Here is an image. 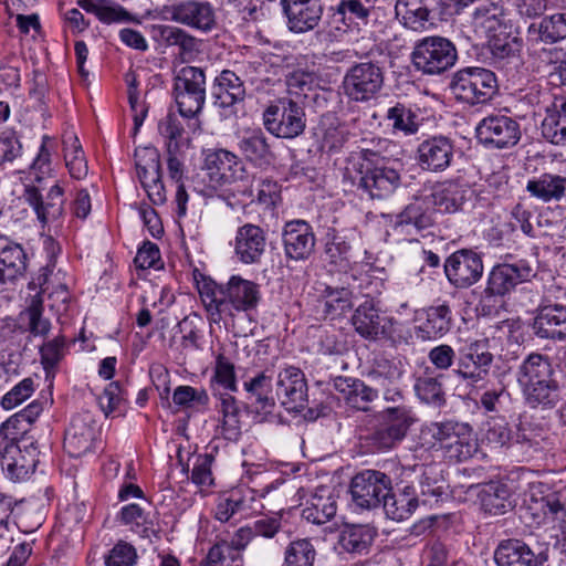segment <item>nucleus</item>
<instances>
[{"label":"nucleus","instance_id":"1","mask_svg":"<svg viewBox=\"0 0 566 566\" xmlns=\"http://www.w3.org/2000/svg\"><path fill=\"white\" fill-rule=\"evenodd\" d=\"M516 381L524 403L534 410L549 411L563 399V388L556 377L552 359L544 354L531 353L518 366Z\"/></svg>","mask_w":566,"mask_h":566},{"label":"nucleus","instance_id":"2","mask_svg":"<svg viewBox=\"0 0 566 566\" xmlns=\"http://www.w3.org/2000/svg\"><path fill=\"white\" fill-rule=\"evenodd\" d=\"M202 170L207 178V188L218 191L231 184L241 182L244 188L252 186L254 175L250 174L245 164L234 153L223 149L203 151Z\"/></svg>","mask_w":566,"mask_h":566},{"label":"nucleus","instance_id":"3","mask_svg":"<svg viewBox=\"0 0 566 566\" xmlns=\"http://www.w3.org/2000/svg\"><path fill=\"white\" fill-rule=\"evenodd\" d=\"M449 88L453 97L469 106L484 105L497 94L495 74L484 67H463L453 73Z\"/></svg>","mask_w":566,"mask_h":566},{"label":"nucleus","instance_id":"4","mask_svg":"<svg viewBox=\"0 0 566 566\" xmlns=\"http://www.w3.org/2000/svg\"><path fill=\"white\" fill-rule=\"evenodd\" d=\"M411 60L417 71L427 75H440L458 60L455 45L447 38L432 35L416 42Z\"/></svg>","mask_w":566,"mask_h":566},{"label":"nucleus","instance_id":"5","mask_svg":"<svg viewBox=\"0 0 566 566\" xmlns=\"http://www.w3.org/2000/svg\"><path fill=\"white\" fill-rule=\"evenodd\" d=\"M174 96L179 114L196 118L206 101V75L202 69L184 66L174 78Z\"/></svg>","mask_w":566,"mask_h":566},{"label":"nucleus","instance_id":"6","mask_svg":"<svg viewBox=\"0 0 566 566\" xmlns=\"http://www.w3.org/2000/svg\"><path fill=\"white\" fill-rule=\"evenodd\" d=\"M156 12L161 20L172 21L203 32L211 31L216 25L214 10L207 1H175L157 8Z\"/></svg>","mask_w":566,"mask_h":566},{"label":"nucleus","instance_id":"7","mask_svg":"<svg viewBox=\"0 0 566 566\" xmlns=\"http://www.w3.org/2000/svg\"><path fill=\"white\" fill-rule=\"evenodd\" d=\"M413 421L410 409L400 406L388 408L384 411L382 422L369 433L367 441L378 451L394 449L405 439Z\"/></svg>","mask_w":566,"mask_h":566},{"label":"nucleus","instance_id":"8","mask_svg":"<svg viewBox=\"0 0 566 566\" xmlns=\"http://www.w3.org/2000/svg\"><path fill=\"white\" fill-rule=\"evenodd\" d=\"M384 78V70L378 63L373 61L356 63L344 76V92L355 102H367L380 92Z\"/></svg>","mask_w":566,"mask_h":566},{"label":"nucleus","instance_id":"9","mask_svg":"<svg viewBox=\"0 0 566 566\" xmlns=\"http://www.w3.org/2000/svg\"><path fill=\"white\" fill-rule=\"evenodd\" d=\"M492 361L489 340L476 339L458 350L453 373L468 384L474 385L489 375Z\"/></svg>","mask_w":566,"mask_h":566},{"label":"nucleus","instance_id":"10","mask_svg":"<svg viewBox=\"0 0 566 566\" xmlns=\"http://www.w3.org/2000/svg\"><path fill=\"white\" fill-rule=\"evenodd\" d=\"M390 491H392L391 478L378 470H364L350 482L353 502L361 509L370 510L380 506Z\"/></svg>","mask_w":566,"mask_h":566},{"label":"nucleus","instance_id":"11","mask_svg":"<svg viewBox=\"0 0 566 566\" xmlns=\"http://www.w3.org/2000/svg\"><path fill=\"white\" fill-rule=\"evenodd\" d=\"M264 126L276 137L294 138L305 129L303 108L292 99H282L264 112Z\"/></svg>","mask_w":566,"mask_h":566},{"label":"nucleus","instance_id":"12","mask_svg":"<svg viewBox=\"0 0 566 566\" xmlns=\"http://www.w3.org/2000/svg\"><path fill=\"white\" fill-rule=\"evenodd\" d=\"M443 269L448 281L453 286L468 289L481 279L483 262L473 250L461 249L447 258Z\"/></svg>","mask_w":566,"mask_h":566},{"label":"nucleus","instance_id":"13","mask_svg":"<svg viewBox=\"0 0 566 566\" xmlns=\"http://www.w3.org/2000/svg\"><path fill=\"white\" fill-rule=\"evenodd\" d=\"M476 137L483 145L499 149L510 148L521 139V127L512 117L490 115L478 124Z\"/></svg>","mask_w":566,"mask_h":566},{"label":"nucleus","instance_id":"14","mask_svg":"<svg viewBox=\"0 0 566 566\" xmlns=\"http://www.w3.org/2000/svg\"><path fill=\"white\" fill-rule=\"evenodd\" d=\"M275 398L290 412H298L307 403V384L304 373L289 366L279 373Z\"/></svg>","mask_w":566,"mask_h":566},{"label":"nucleus","instance_id":"15","mask_svg":"<svg viewBox=\"0 0 566 566\" xmlns=\"http://www.w3.org/2000/svg\"><path fill=\"white\" fill-rule=\"evenodd\" d=\"M99 430L94 416L82 412L74 416L64 434V450L73 458H80L91 452L95 446Z\"/></svg>","mask_w":566,"mask_h":566},{"label":"nucleus","instance_id":"16","mask_svg":"<svg viewBox=\"0 0 566 566\" xmlns=\"http://www.w3.org/2000/svg\"><path fill=\"white\" fill-rule=\"evenodd\" d=\"M284 253L294 261L306 260L315 249V234L312 226L304 220L285 223L282 232Z\"/></svg>","mask_w":566,"mask_h":566},{"label":"nucleus","instance_id":"17","mask_svg":"<svg viewBox=\"0 0 566 566\" xmlns=\"http://www.w3.org/2000/svg\"><path fill=\"white\" fill-rule=\"evenodd\" d=\"M454 156L453 142L446 136H433L417 148L418 165L422 170L442 172L450 167Z\"/></svg>","mask_w":566,"mask_h":566},{"label":"nucleus","instance_id":"18","mask_svg":"<svg viewBox=\"0 0 566 566\" xmlns=\"http://www.w3.org/2000/svg\"><path fill=\"white\" fill-rule=\"evenodd\" d=\"M533 275V269L526 261L512 264H499L489 274L488 285L484 290L486 296H503L510 293L517 284L527 281Z\"/></svg>","mask_w":566,"mask_h":566},{"label":"nucleus","instance_id":"19","mask_svg":"<svg viewBox=\"0 0 566 566\" xmlns=\"http://www.w3.org/2000/svg\"><path fill=\"white\" fill-rule=\"evenodd\" d=\"M23 198L43 224L57 220L63 213L64 191L57 184L50 188L45 198L39 186L27 185Z\"/></svg>","mask_w":566,"mask_h":566},{"label":"nucleus","instance_id":"20","mask_svg":"<svg viewBox=\"0 0 566 566\" xmlns=\"http://www.w3.org/2000/svg\"><path fill=\"white\" fill-rule=\"evenodd\" d=\"M350 322L363 338L370 340L386 336L391 326V319L380 313L373 300L361 303L355 310Z\"/></svg>","mask_w":566,"mask_h":566},{"label":"nucleus","instance_id":"21","mask_svg":"<svg viewBox=\"0 0 566 566\" xmlns=\"http://www.w3.org/2000/svg\"><path fill=\"white\" fill-rule=\"evenodd\" d=\"M150 34L163 46H177L178 57L182 63L190 62L199 52L200 41L186 30L170 24H154Z\"/></svg>","mask_w":566,"mask_h":566},{"label":"nucleus","instance_id":"22","mask_svg":"<svg viewBox=\"0 0 566 566\" xmlns=\"http://www.w3.org/2000/svg\"><path fill=\"white\" fill-rule=\"evenodd\" d=\"M289 29L295 33L314 30L323 14L319 0H281Z\"/></svg>","mask_w":566,"mask_h":566},{"label":"nucleus","instance_id":"23","mask_svg":"<svg viewBox=\"0 0 566 566\" xmlns=\"http://www.w3.org/2000/svg\"><path fill=\"white\" fill-rule=\"evenodd\" d=\"M273 370L265 368L243 381V389L247 392L248 405L256 412L272 413L276 405L273 394Z\"/></svg>","mask_w":566,"mask_h":566},{"label":"nucleus","instance_id":"24","mask_svg":"<svg viewBox=\"0 0 566 566\" xmlns=\"http://www.w3.org/2000/svg\"><path fill=\"white\" fill-rule=\"evenodd\" d=\"M400 185L399 172L390 167L375 166L367 168L357 184V188L363 190L370 199H385Z\"/></svg>","mask_w":566,"mask_h":566},{"label":"nucleus","instance_id":"25","mask_svg":"<svg viewBox=\"0 0 566 566\" xmlns=\"http://www.w3.org/2000/svg\"><path fill=\"white\" fill-rule=\"evenodd\" d=\"M534 334L543 339L563 342L566 339V306L548 304L541 306L534 317Z\"/></svg>","mask_w":566,"mask_h":566},{"label":"nucleus","instance_id":"26","mask_svg":"<svg viewBox=\"0 0 566 566\" xmlns=\"http://www.w3.org/2000/svg\"><path fill=\"white\" fill-rule=\"evenodd\" d=\"M265 248L266 235L262 228L247 223L238 229L234 239V253L242 263H259Z\"/></svg>","mask_w":566,"mask_h":566},{"label":"nucleus","instance_id":"27","mask_svg":"<svg viewBox=\"0 0 566 566\" xmlns=\"http://www.w3.org/2000/svg\"><path fill=\"white\" fill-rule=\"evenodd\" d=\"M0 460L12 479H24L35 468L36 459L22 453L18 437L0 432Z\"/></svg>","mask_w":566,"mask_h":566},{"label":"nucleus","instance_id":"28","mask_svg":"<svg viewBox=\"0 0 566 566\" xmlns=\"http://www.w3.org/2000/svg\"><path fill=\"white\" fill-rule=\"evenodd\" d=\"M260 300V286L252 281L232 275L226 284V311L231 306L239 312H249L256 308Z\"/></svg>","mask_w":566,"mask_h":566},{"label":"nucleus","instance_id":"29","mask_svg":"<svg viewBox=\"0 0 566 566\" xmlns=\"http://www.w3.org/2000/svg\"><path fill=\"white\" fill-rule=\"evenodd\" d=\"M333 386L346 405L358 411H369V405L378 397L377 390L357 378L339 376Z\"/></svg>","mask_w":566,"mask_h":566},{"label":"nucleus","instance_id":"30","mask_svg":"<svg viewBox=\"0 0 566 566\" xmlns=\"http://www.w3.org/2000/svg\"><path fill=\"white\" fill-rule=\"evenodd\" d=\"M494 560L497 566H541L543 563L539 555L516 538L502 541L494 552Z\"/></svg>","mask_w":566,"mask_h":566},{"label":"nucleus","instance_id":"31","mask_svg":"<svg viewBox=\"0 0 566 566\" xmlns=\"http://www.w3.org/2000/svg\"><path fill=\"white\" fill-rule=\"evenodd\" d=\"M243 158L259 168H268L275 159L268 138L261 129L245 134L238 143Z\"/></svg>","mask_w":566,"mask_h":566},{"label":"nucleus","instance_id":"32","mask_svg":"<svg viewBox=\"0 0 566 566\" xmlns=\"http://www.w3.org/2000/svg\"><path fill=\"white\" fill-rule=\"evenodd\" d=\"M27 270V254L23 248L0 237V284L22 276Z\"/></svg>","mask_w":566,"mask_h":566},{"label":"nucleus","instance_id":"33","mask_svg":"<svg viewBox=\"0 0 566 566\" xmlns=\"http://www.w3.org/2000/svg\"><path fill=\"white\" fill-rule=\"evenodd\" d=\"M214 104L219 107H231L245 97L244 82L231 70H223L216 78L212 87Z\"/></svg>","mask_w":566,"mask_h":566},{"label":"nucleus","instance_id":"34","mask_svg":"<svg viewBox=\"0 0 566 566\" xmlns=\"http://www.w3.org/2000/svg\"><path fill=\"white\" fill-rule=\"evenodd\" d=\"M337 511V504L334 494L328 488H317L307 500L302 511V516L313 524H324L331 521Z\"/></svg>","mask_w":566,"mask_h":566},{"label":"nucleus","instance_id":"35","mask_svg":"<svg viewBox=\"0 0 566 566\" xmlns=\"http://www.w3.org/2000/svg\"><path fill=\"white\" fill-rule=\"evenodd\" d=\"M419 497L413 486L406 485L399 493L389 492L384 497L382 507L386 515L394 521L407 520L418 507Z\"/></svg>","mask_w":566,"mask_h":566},{"label":"nucleus","instance_id":"36","mask_svg":"<svg viewBox=\"0 0 566 566\" xmlns=\"http://www.w3.org/2000/svg\"><path fill=\"white\" fill-rule=\"evenodd\" d=\"M526 190L544 202L558 201L565 196L566 178L555 174H542L527 181Z\"/></svg>","mask_w":566,"mask_h":566},{"label":"nucleus","instance_id":"37","mask_svg":"<svg viewBox=\"0 0 566 566\" xmlns=\"http://www.w3.org/2000/svg\"><path fill=\"white\" fill-rule=\"evenodd\" d=\"M442 449L446 458L457 462L470 459L478 451V443L472 428L461 423Z\"/></svg>","mask_w":566,"mask_h":566},{"label":"nucleus","instance_id":"38","mask_svg":"<svg viewBox=\"0 0 566 566\" xmlns=\"http://www.w3.org/2000/svg\"><path fill=\"white\" fill-rule=\"evenodd\" d=\"M429 198L416 199L409 203L396 218V227H413L424 230L433 224Z\"/></svg>","mask_w":566,"mask_h":566},{"label":"nucleus","instance_id":"39","mask_svg":"<svg viewBox=\"0 0 566 566\" xmlns=\"http://www.w3.org/2000/svg\"><path fill=\"white\" fill-rule=\"evenodd\" d=\"M319 307L325 318L340 317L353 307V293L346 287L327 286L319 300Z\"/></svg>","mask_w":566,"mask_h":566},{"label":"nucleus","instance_id":"40","mask_svg":"<svg viewBox=\"0 0 566 566\" xmlns=\"http://www.w3.org/2000/svg\"><path fill=\"white\" fill-rule=\"evenodd\" d=\"M429 198L431 206L439 211L453 213L461 209L465 201V190L455 182H446L437 187Z\"/></svg>","mask_w":566,"mask_h":566},{"label":"nucleus","instance_id":"41","mask_svg":"<svg viewBox=\"0 0 566 566\" xmlns=\"http://www.w3.org/2000/svg\"><path fill=\"white\" fill-rule=\"evenodd\" d=\"M395 10L403 25L413 31L422 30L429 21L428 0H398Z\"/></svg>","mask_w":566,"mask_h":566},{"label":"nucleus","instance_id":"42","mask_svg":"<svg viewBox=\"0 0 566 566\" xmlns=\"http://www.w3.org/2000/svg\"><path fill=\"white\" fill-rule=\"evenodd\" d=\"M326 261L337 271H346L349 269L352 259V244L347 238L335 230L327 233L325 243Z\"/></svg>","mask_w":566,"mask_h":566},{"label":"nucleus","instance_id":"43","mask_svg":"<svg viewBox=\"0 0 566 566\" xmlns=\"http://www.w3.org/2000/svg\"><path fill=\"white\" fill-rule=\"evenodd\" d=\"M531 35L544 43H555L566 38V12L555 13L543 18L538 23H532L528 28Z\"/></svg>","mask_w":566,"mask_h":566},{"label":"nucleus","instance_id":"44","mask_svg":"<svg viewBox=\"0 0 566 566\" xmlns=\"http://www.w3.org/2000/svg\"><path fill=\"white\" fill-rule=\"evenodd\" d=\"M451 327V310L448 304L430 306L427 310V319L419 327L422 338H438L449 332Z\"/></svg>","mask_w":566,"mask_h":566},{"label":"nucleus","instance_id":"45","mask_svg":"<svg viewBox=\"0 0 566 566\" xmlns=\"http://www.w3.org/2000/svg\"><path fill=\"white\" fill-rule=\"evenodd\" d=\"M199 294L209 313V318L214 323H219L222 318V313L226 312V284L203 281L199 286Z\"/></svg>","mask_w":566,"mask_h":566},{"label":"nucleus","instance_id":"46","mask_svg":"<svg viewBox=\"0 0 566 566\" xmlns=\"http://www.w3.org/2000/svg\"><path fill=\"white\" fill-rule=\"evenodd\" d=\"M386 118L391 123L395 132H400L405 136H411L419 132L422 119L419 115L405 104L397 103L387 112Z\"/></svg>","mask_w":566,"mask_h":566},{"label":"nucleus","instance_id":"47","mask_svg":"<svg viewBox=\"0 0 566 566\" xmlns=\"http://www.w3.org/2000/svg\"><path fill=\"white\" fill-rule=\"evenodd\" d=\"M374 536L373 528L366 525H350L340 532L338 543L344 551L360 554L367 551Z\"/></svg>","mask_w":566,"mask_h":566},{"label":"nucleus","instance_id":"48","mask_svg":"<svg viewBox=\"0 0 566 566\" xmlns=\"http://www.w3.org/2000/svg\"><path fill=\"white\" fill-rule=\"evenodd\" d=\"M555 112L548 114L542 123L543 136L552 144L566 143V98L554 104Z\"/></svg>","mask_w":566,"mask_h":566},{"label":"nucleus","instance_id":"49","mask_svg":"<svg viewBox=\"0 0 566 566\" xmlns=\"http://www.w3.org/2000/svg\"><path fill=\"white\" fill-rule=\"evenodd\" d=\"M316 549L308 538L290 541L282 566H314Z\"/></svg>","mask_w":566,"mask_h":566},{"label":"nucleus","instance_id":"50","mask_svg":"<svg viewBox=\"0 0 566 566\" xmlns=\"http://www.w3.org/2000/svg\"><path fill=\"white\" fill-rule=\"evenodd\" d=\"M369 13L370 8L361 0H340L334 9L333 20L343 24L337 30L346 31L355 20L366 21Z\"/></svg>","mask_w":566,"mask_h":566},{"label":"nucleus","instance_id":"51","mask_svg":"<svg viewBox=\"0 0 566 566\" xmlns=\"http://www.w3.org/2000/svg\"><path fill=\"white\" fill-rule=\"evenodd\" d=\"M65 165L72 178L84 179L88 172L84 151L76 136L63 140Z\"/></svg>","mask_w":566,"mask_h":566},{"label":"nucleus","instance_id":"52","mask_svg":"<svg viewBox=\"0 0 566 566\" xmlns=\"http://www.w3.org/2000/svg\"><path fill=\"white\" fill-rule=\"evenodd\" d=\"M415 391L417 397L424 403L433 407L446 405V392L439 377L424 375L416 379Z\"/></svg>","mask_w":566,"mask_h":566},{"label":"nucleus","instance_id":"53","mask_svg":"<svg viewBox=\"0 0 566 566\" xmlns=\"http://www.w3.org/2000/svg\"><path fill=\"white\" fill-rule=\"evenodd\" d=\"M41 410L40 403H30L27 408L6 420L0 427V432L15 437L24 434L29 426L40 416Z\"/></svg>","mask_w":566,"mask_h":566},{"label":"nucleus","instance_id":"54","mask_svg":"<svg viewBox=\"0 0 566 566\" xmlns=\"http://www.w3.org/2000/svg\"><path fill=\"white\" fill-rule=\"evenodd\" d=\"M28 319V331L33 336H46L51 329V322L43 317V301L40 295L32 296L28 307L21 313Z\"/></svg>","mask_w":566,"mask_h":566},{"label":"nucleus","instance_id":"55","mask_svg":"<svg viewBox=\"0 0 566 566\" xmlns=\"http://www.w3.org/2000/svg\"><path fill=\"white\" fill-rule=\"evenodd\" d=\"M220 412L222 415L223 433L229 439L235 438L240 433V410L235 398L231 394L220 395Z\"/></svg>","mask_w":566,"mask_h":566},{"label":"nucleus","instance_id":"56","mask_svg":"<svg viewBox=\"0 0 566 566\" xmlns=\"http://www.w3.org/2000/svg\"><path fill=\"white\" fill-rule=\"evenodd\" d=\"M460 424L461 422L451 420L431 422L422 428L421 439L431 447L439 446L440 449H443Z\"/></svg>","mask_w":566,"mask_h":566},{"label":"nucleus","instance_id":"57","mask_svg":"<svg viewBox=\"0 0 566 566\" xmlns=\"http://www.w3.org/2000/svg\"><path fill=\"white\" fill-rule=\"evenodd\" d=\"M254 536L279 542H289V533L283 531L282 520L279 516H266L254 521L252 524Z\"/></svg>","mask_w":566,"mask_h":566},{"label":"nucleus","instance_id":"58","mask_svg":"<svg viewBox=\"0 0 566 566\" xmlns=\"http://www.w3.org/2000/svg\"><path fill=\"white\" fill-rule=\"evenodd\" d=\"M494 59H516L522 50V40L510 34L494 35L489 42Z\"/></svg>","mask_w":566,"mask_h":566},{"label":"nucleus","instance_id":"59","mask_svg":"<svg viewBox=\"0 0 566 566\" xmlns=\"http://www.w3.org/2000/svg\"><path fill=\"white\" fill-rule=\"evenodd\" d=\"M212 380L231 392L238 391L234 365L222 353L216 356Z\"/></svg>","mask_w":566,"mask_h":566},{"label":"nucleus","instance_id":"60","mask_svg":"<svg viewBox=\"0 0 566 566\" xmlns=\"http://www.w3.org/2000/svg\"><path fill=\"white\" fill-rule=\"evenodd\" d=\"M485 438L494 447H504L513 439V432L504 418L492 417L486 422Z\"/></svg>","mask_w":566,"mask_h":566},{"label":"nucleus","instance_id":"61","mask_svg":"<svg viewBox=\"0 0 566 566\" xmlns=\"http://www.w3.org/2000/svg\"><path fill=\"white\" fill-rule=\"evenodd\" d=\"M138 555L136 548L125 541H118L105 556L106 566H134Z\"/></svg>","mask_w":566,"mask_h":566},{"label":"nucleus","instance_id":"62","mask_svg":"<svg viewBox=\"0 0 566 566\" xmlns=\"http://www.w3.org/2000/svg\"><path fill=\"white\" fill-rule=\"evenodd\" d=\"M512 494L509 486L504 483H492L484 491V504L491 506L495 512L504 513L511 507Z\"/></svg>","mask_w":566,"mask_h":566},{"label":"nucleus","instance_id":"63","mask_svg":"<svg viewBox=\"0 0 566 566\" xmlns=\"http://www.w3.org/2000/svg\"><path fill=\"white\" fill-rule=\"evenodd\" d=\"M172 400L179 407L191 408L193 406H207L209 396L205 389L178 386L174 391Z\"/></svg>","mask_w":566,"mask_h":566},{"label":"nucleus","instance_id":"64","mask_svg":"<svg viewBox=\"0 0 566 566\" xmlns=\"http://www.w3.org/2000/svg\"><path fill=\"white\" fill-rule=\"evenodd\" d=\"M125 392L118 381L109 382L104 391L98 396V405L105 416L119 410L122 403L125 401Z\"/></svg>","mask_w":566,"mask_h":566}]
</instances>
